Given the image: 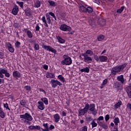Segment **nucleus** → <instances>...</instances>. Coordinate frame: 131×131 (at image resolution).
Returning a JSON list of instances; mask_svg holds the SVG:
<instances>
[{
	"mask_svg": "<svg viewBox=\"0 0 131 131\" xmlns=\"http://www.w3.org/2000/svg\"><path fill=\"white\" fill-rule=\"evenodd\" d=\"M127 65V64L126 63H125L123 64L120 65L119 66H117L113 68L111 70V75H112L113 76H115L117 73H118L120 72V71L123 70V69H124V68L126 67Z\"/></svg>",
	"mask_w": 131,
	"mask_h": 131,
	"instance_id": "obj_1",
	"label": "nucleus"
},
{
	"mask_svg": "<svg viewBox=\"0 0 131 131\" xmlns=\"http://www.w3.org/2000/svg\"><path fill=\"white\" fill-rule=\"evenodd\" d=\"M63 58L64 60H61V64L69 66V65H71V64H72V59H71V57L68 55H64L63 56Z\"/></svg>",
	"mask_w": 131,
	"mask_h": 131,
	"instance_id": "obj_2",
	"label": "nucleus"
},
{
	"mask_svg": "<svg viewBox=\"0 0 131 131\" xmlns=\"http://www.w3.org/2000/svg\"><path fill=\"white\" fill-rule=\"evenodd\" d=\"M85 105L88 107V111L89 110V111H90V112L92 113L93 115H97L98 111L97 110H96V105L95 104L92 103L89 104V103H86Z\"/></svg>",
	"mask_w": 131,
	"mask_h": 131,
	"instance_id": "obj_3",
	"label": "nucleus"
},
{
	"mask_svg": "<svg viewBox=\"0 0 131 131\" xmlns=\"http://www.w3.org/2000/svg\"><path fill=\"white\" fill-rule=\"evenodd\" d=\"M4 74H5V76L6 77H10V73L8 72V69L6 68H0V78H4Z\"/></svg>",
	"mask_w": 131,
	"mask_h": 131,
	"instance_id": "obj_4",
	"label": "nucleus"
},
{
	"mask_svg": "<svg viewBox=\"0 0 131 131\" xmlns=\"http://www.w3.org/2000/svg\"><path fill=\"white\" fill-rule=\"evenodd\" d=\"M20 117L21 118H23L24 119H26V120H28V121H32L33 119L32 116L27 113H26L24 115H20Z\"/></svg>",
	"mask_w": 131,
	"mask_h": 131,
	"instance_id": "obj_5",
	"label": "nucleus"
},
{
	"mask_svg": "<svg viewBox=\"0 0 131 131\" xmlns=\"http://www.w3.org/2000/svg\"><path fill=\"white\" fill-rule=\"evenodd\" d=\"M51 83L52 84V88H53V89L57 88L58 85H59V86H61V85H62V83H61L60 81H58V80L52 79L51 81Z\"/></svg>",
	"mask_w": 131,
	"mask_h": 131,
	"instance_id": "obj_6",
	"label": "nucleus"
},
{
	"mask_svg": "<svg viewBox=\"0 0 131 131\" xmlns=\"http://www.w3.org/2000/svg\"><path fill=\"white\" fill-rule=\"evenodd\" d=\"M88 109H89L88 106L85 105V107L83 108H81L78 110L79 116H82L88 113Z\"/></svg>",
	"mask_w": 131,
	"mask_h": 131,
	"instance_id": "obj_7",
	"label": "nucleus"
},
{
	"mask_svg": "<svg viewBox=\"0 0 131 131\" xmlns=\"http://www.w3.org/2000/svg\"><path fill=\"white\" fill-rule=\"evenodd\" d=\"M42 48L45 49V50H46V51L52 52V53H53V54H56L57 53V50L50 46L43 45Z\"/></svg>",
	"mask_w": 131,
	"mask_h": 131,
	"instance_id": "obj_8",
	"label": "nucleus"
},
{
	"mask_svg": "<svg viewBox=\"0 0 131 131\" xmlns=\"http://www.w3.org/2000/svg\"><path fill=\"white\" fill-rule=\"evenodd\" d=\"M60 29L62 31H71L72 30L71 27L66 25V24L61 25L60 26Z\"/></svg>",
	"mask_w": 131,
	"mask_h": 131,
	"instance_id": "obj_9",
	"label": "nucleus"
},
{
	"mask_svg": "<svg viewBox=\"0 0 131 131\" xmlns=\"http://www.w3.org/2000/svg\"><path fill=\"white\" fill-rule=\"evenodd\" d=\"M82 56L84 57V61L86 63H92V61H93V59L92 57H90L89 55L86 54H83Z\"/></svg>",
	"mask_w": 131,
	"mask_h": 131,
	"instance_id": "obj_10",
	"label": "nucleus"
},
{
	"mask_svg": "<svg viewBox=\"0 0 131 131\" xmlns=\"http://www.w3.org/2000/svg\"><path fill=\"white\" fill-rule=\"evenodd\" d=\"M114 89H116L117 91H121L122 90V87L121 86V83L119 82H115L114 83Z\"/></svg>",
	"mask_w": 131,
	"mask_h": 131,
	"instance_id": "obj_11",
	"label": "nucleus"
},
{
	"mask_svg": "<svg viewBox=\"0 0 131 131\" xmlns=\"http://www.w3.org/2000/svg\"><path fill=\"white\" fill-rule=\"evenodd\" d=\"M18 12H19V7H18V6L15 5L14 6L12 9V13L13 14V15L16 16V15L18 14Z\"/></svg>",
	"mask_w": 131,
	"mask_h": 131,
	"instance_id": "obj_12",
	"label": "nucleus"
},
{
	"mask_svg": "<svg viewBox=\"0 0 131 131\" xmlns=\"http://www.w3.org/2000/svg\"><path fill=\"white\" fill-rule=\"evenodd\" d=\"M9 52H10V53H14V49L13 48V46H12V44L9 42H8L7 43H6Z\"/></svg>",
	"mask_w": 131,
	"mask_h": 131,
	"instance_id": "obj_13",
	"label": "nucleus"
},
{
	"mask_svg": "<svg viewBox=\"0 0 131 131\" xmlns=\"http://www.w3.org/2000/svg\"><path fill=\"white\" fill-rule=\"evenodd\" d=\"M125 91L127 94L128 97L131 99V84L126 87Z\"/></svg>",
	"mask_w": 131,
	"mask_h": 131,
	"instance_id": "obj_14",
	"label": "nucleus"
},
{
	"mask_svg": "<svg viewBox=\"0 0 131 131\" xmlns=\"http://www.w3.org/2000/svg\"><path fill=\"white\" fill-rule=\"evenodd\" d=\"M97 123L98 125H99V126H101V127H102V128H104V129H107V128H108V125L103 122L99 121L97 122Z\"/></svg>",
	"mask_w": 131,
	"mask_h": 131,
	"instance_id": "obj_15",
	"label": "nucleus"
},
{
	"mask_svg": "<svg viewBox=\"0 0 131 131\" xmlns=\"http://www.w3.org/2000/svg\"><path fill=\"white\" fill-rule=\"evenodd\" d=\"M12 75L15 78H20L21 77V74L18 71L13 72Z\"/></svg>",
	"mask_w": 131,
	"mask_h": 131,
	"instance_id": "obj_16",
	"label": "nucleus"
},
{
	"mask_svg": "<svg viewBox=\"0 0 131 131\" xmlns=\"http://www.w3.org/2000/svg\"><path fill=\"white\" fill-rule=\"evenodd\" d=\"M108 60V57L106 56H99L100 62H107Z\"/></svg>",
	"mask_w": 131,
	"mask_h": 131,
	"instance_id": "obj_17",
	"label": "nucleus"
},
{
	"mask_svg": "<svg viewBox=\"0 0 131 131\" xmlns=\"http://www.w3.org/2000/svg\"><path fill=\"white\" fill-rule=\"evenodd\" d=\"M38 104H39L38 106V109L39 110H43L45 109V105L43 104V102L41 101H38Z\"/></svg>",
	"mask_w": 131,
	"mask_h": 131,
	"instance_id": "obj_18",
	"label": "nucleus"
},
{
	"mask_svg": "<svg viewBox=\"0 0 131 131\" xmlns=\"http://www.w3.org/2000/svg\"><path fill=\"white\" fill-rule=\"evenodd\" d=\"M24 12L26 14V16H31V9L29 7H27L25 10H24Z\"/></svg>",
	"mask_w": 131,
	"mask_h": 131,
	"instance_id": "obj_19",
	"label": "nucleus"
},
{
	"mask_svg": "<svg viewBox=\"0 0 131 131\" xmlns=\"http://www.w3.org/2000/svg\"><path fill=\"white\" fill-rule=\"evenodd\" d=\"M98 23L100 26H104V25L106 24V20L105 19L100 18L98 20Z\"/></svg>",
	"mask_w": 131,
	"mask_h": 131,
	"instance_id": "obj_20",
	"label": "nucleus"
},
{
	"mask_svg": "<svg viewBox=\"0 0 131 131\" xmlns=\"http://www.w3.org/2000/svg\"><path fill=\"white\" fill-rule=\"evenodd\" d=\"M117 79L118 81H120L121 83H124V79L123 78V75H122L118 76L117 77Z\"/></svg>",
	"mask_w": 131,
	"mask_h": 131,
	"instance_id": "obj_21",
	"label": "nucleus"
},
{
	"mask_svg": "<svg viewBox=\"0 0 131 131\" xmlns=\"http://www.w3.org/2000/svg\"><path fill=\"white\" fill-rule=\"evenodd\" d=\"M54 118L55 122H59V120H60V116L58 114H56L54 115Z\"/></svg>",
	"mask_w": 131,
	"mask_h": 131,
	"instance_id": "obj_22",
	"label": "nucleus"
},
{
	"mask_svg": "<svg viewBox=\"0 0 131 131\" xmlns=\"http://www.w3.org/2000/svg\"><path fill=\"white\" fill-rule=\"evenodd\" d=\"M81 72H85V73H89L90 72V67H86L85 68L80 70Z\"/></svg>",
	"mask_w": 131,
	"mask_h": 131,
	"instance_id": "obj_23",
	"label": "nucleus"
},
{
	"mask_svg": "<svg viewBox=\"0 0 131 131\" xmlns=\"http://www.w3.org/2000/svg\"><path fill=\"white\" fill-rule=\"evenodd\" d=\"M57 39L59 43H65V40L63 39L62 38H61V37L57 36Z\"/></svg>",
	"mask_w": 131,
	"mask_h": 131,
	"instance_id": "obj_24",
	"label": "nucleus"
},
{
	"mask_svg": "<svg viewBox=\"0 0 131 131\" xmlns=\"http://www.w3.org/2000/svg\"><path fill=\"white\" fill-rule=\"evenodd\" d=\"M46 77L47 78H54L55 75L53 73H48L46 74Z\"/></svg>",
	"mask_w": 131,
	"mask_h": 131,
	"instance_id": "obj_25",
	"label": "nucleus"
},
{
	"mask_svg": "<svg viewBox=\"0 0 131 131\" xmlns=\"http://www.w3.org/2000/svg\"><path fill=\"white\" fill-rule=\"evenodd\" d=\"M122 105V103L121 102V101H119L118 103H117L115 105V109H118Z\"/></svg>",
	"mask_w": 131,
	"mask_h": 131,
	"instance_id": "obj_26",
	"label": "nucleus"
},
{
	"mask_svg": "<svg viewBox=\"0 0 131 131\" xmlns=\"http://www.w3.org/2000/svg\"><path fill=\"white\" fill-rule=\"evenodd\" d=\"M114 122L115 124V125L117 126L118 125V123H120V121H119V118L116 117L114 120Z\"/></svg>",
	"mask_w": 131,
	"mask_h": 131,
	"instance_id": "obj_27",
	"label": "nucleus"
},
{
	"mask_svg": "<svg viewBox=\"0 0 131 131\" xmlns=\"http://www.w3.org/2000/svg\"><path fill=\"white\" fill-rule=\"evenodd\" d=\"M104 38H105V36H104L103 35H99L97 37V39H98V41H102V40H103V39H104Z\"/></svg>",
	"mask_w": 131,
	"mask_h": 131,
	"instance_id": "obj_28",
	"label": "nucleus"
},
{
	"mask_svg": "<svg viewBox=\"0 0 131 131\" xmlns=\"http://www.w3.org/2000/svg\"><path fill=\"white\" fill-rule=\"evenodd\" d=\"M58 79H60V80L61 81H62V82H65L66 80H65V78H64V77L63 76H62V75H59L57 76Z\"/></svg>",
	"mask_w": 131,
	"mask_h": 131,
	"instance_id": "obj_29",
	"label": "nucleus"
},
{
	"mask_svg": "<svg viewBox=\"0 0 131 131\" xmlns=\"http://www.w3.org/2000/svg\"><path fill=\"white\" fill-rule=\"evenodd\" d=\"M107 82H108V79H104V80L103 81V82H102V83L101 85L100 88H101V89H103V88H104V86L105 84H107Z\"/></svg>",
	"mask_w": 131,
	"mask_h": 131,
	"instance_id": "obj_30",
	"label": "nucleus"
},
{
	"mask_svg": "<svg viewBox=\"0 0 131 131\" xmlns=\"http://www.w3.org/2000/svg\"><path fill=\"white\" fill-rule=\"evenodd\" d=\"M41 100L43 103H45V105H48L49 104V101H48V98L45 97L41 98Z\"/></svg>",
	"mask_w": 131,
	"mask_h": 131,
	"instance_id": "obj_31",
	"label": "nucleus"
},
{
	"mask_svg": "<svg viewBox=\"0 0 131 131\" xmlns=\"http://www.w3.org/2000/svg\"><path fill=\"white\" fill-rule=\"evenodd\" d=\"M26 103H27V100L23 99L20 101V104L21 106H25L26 105Z\"/></svg>",
	"mask_w": 131,
	"mask_h": 131,
	"instance_id": "obj_32",
	"label": "nucleus"
},
{
	"mask_svg": "<svg viewBox=\"0 0 131 131\" xmlns=\"http://www.w3.org/2000/svg\"><path fill=\"white\" fill-rule=\"evenodd\" d=\"M48 3L51 7H56L57 6V4L54 1H48Z\"/></svg>",
	"mask_w": 131,
	"mask_h": 131,
	"instance_id": "obj_33",
	"label": "nucleus"
},
{
	"mask_svg": "<svg viewBox=\"0 0 131 131\" xmlns=\"http://www.w3.org/2000/svg\"><path fill=\"white\" fill-rule=\"evenodd\" d=\"M27 34L28 37H29V38H32V37H33V35L32 34V33H31V31L29 30L27 31Z\"/></svg>",
	"mask_w": 131,
	"mask_h": 131,
	"instance_id": "obj_34",
	"label": "nucleus"
},
{
	"mask_svg": "<svg viewBox=\"0 0 131 131\" xmlns=\"http://www.w3.org/2000/svg\"><path fill=\"white\" fill-rule=\"evenodd\" d=\"M34 7L35 8H39V7H40V2L39 1L37 0L36 1Z\"/></svg>",
	"mask_w": 131,
	"mask_h": 131,
	"instance_id": "obj_35",
	"label": "nucleus"
},
{
	"mask_svg": "<svg viewBox=\"0 0 131 131\" xmlns=\"http://www.w3.org/2000/svg\"><path fill=\"white\" fill-rule=\"evenodd\" d=\"M123 10H124V6H122L120 9H118L117 10V13H119L120 14H121V13H122V12H123Z\"/></svg>",
	"mask_w": 131,
	"mask_h": 131,
	"instance_id": "obj_36",
	"label": "nucleus"
},
{
	"mask_svg": "<svg viewBox=\"0 0 131 131\" xmlns=\"http://www.w3.org/2000/svg\"><path fill=\"white\" fill-rule=\"evenodd\" d=\"M93 13V8L91 7H88L86 9V12Z\"/></svg>",
	"mask_w": 131,
	"mask_h": 131,
	"instance_id": "obj_37",
	"label": "nucleus"
},
{
	"mask_svg": "<svg viewBox=\"0 0 131 131\" xmlns=\"http://www.w3.org/2000/svg\"><path fill=\"white\" fill-rule=\"evenodd\" d=\"M34 48L35 51H38V50H39V45H38V43H35L34 44Z\"/></svg>",
	"mask_w": 131,
	"mask_h": 131,
	"instance_id": "obj_38",
	"label": "nucleus"
},
{
	"mask_svg": "<svg viewBox=\"0 0 131 131\" xmlns=\"http://www.w3.org/2000/svg\"><path fill=\"white\" fill-rule=\"evenodd\" d=\"M16 4H18L19 7L23 9V6L24 5V2H20L19 1L16 2Z\"/></svg>",
	"mask_w": 131,
	"mask_h": 131,
	"instance_id": "obj_39",
	"label": "nucleus"
},
{
	"mask_svg": "<svg viewBox=\"0 0 131 131\" xmlns=\"http://www.w3.org/2000/svg\"><path fill=\"white\" fill-rule=\"evenodd\" d=\"M91 124L92 125V128H94V127H96L98 125V124L95 122L94 120L92 122H91Z\"/></svg>",
	"mask_w": 131,
	"mask_h": 131,
	"instance_id": "obj_40",
	"label": "nucleus"
},
{
	"mask_svg": "<svg viewBox=\"0 0 131 131\" xmlns=\"http://www.w3.org/2000/svg\"><path fill=\"white\" fill-rule=\"evenodd\" d=\"M0 117H1V118H5V117H6V114H5V112H4L3 111H1Z\"/></svg>",
	"mask_w": 131,
	"mask_h": 131,
	"instance_id": "obj_41",
	"label": "nucleus"
},
{
	"mask_svg": "<svg viewBox=\"0 0 131 131\" xmlns=\"http://www.w3.org/2000/svg\"><path fill=\"white\" fill-rule=\"evenodd\" d=\"M80 9L82 12H84V13H86V8H85V7H84V6H81Z\"/></svg>",
	"mask_w": 131,
	"mask_h": 131,
	"instance_id": "obj_42",
	"label": "nucleus"
},
{
	"mask_svg": "<svg viewBox=\"0 0 131 131\" xmlns=\"http://www.w3.org/2000/svg\"><path fill=\"white\" fill-rule=\"evenodd\" d=\"M4 108H6V110H9L10 111V107H9V104L8 103H4Z\"/></svg>",
	"mask_w": 131,
	"mask_h": 131,
	"instance_id": "obj_43",
	"label": "nucleus"
},
{
	"mask_svg": "<svg viewBox=\"0 0 131 131\" xmlns=\"http://www.w3.org/2000/svg\"><path fill=\"white\" fill-rule=\"evenodd\" d=\"M24 89L28 91L29 92V91H31V87L30 86H29V85L25 86L24 87Z\"/></svg>",
	"mask_w": 131,
	"mask_h": 131,
	"instance_id": "obj_44",
	"label": "nucleus"
},
{
	"mask_svg": "<svg viewBox=\"0 0 131 131\" xmlns=\"http://www.w3.org/2000/svg\"><path fill=\"white\" fill-rule=\"evenodd\" d=\"M21 45V43L19 42L18 41H17L15 43V47L16 48H20V46Z\"/></svg>",
	"mask_w": 131,
	"mask_h": 131,
	"instance_id": "obj_45",
	"label": "nucleus"
},
{
	"mask_svg": "<svg viewBox=\"0 0 131 131\" xmlns=\"http://www.w3.org/2000/svg\"><path fill=\"white\" fill-rule=\"evenodd\" d=\"M109 119H110V116H109V115H106L105 116V121H108V120H109Z\"/></svg>",
	"mask_w": 131,
	"mask_h": 131,
	"instance_id": "obj_46",
	"label": "nucleus"
},
{
	"mask_svg": "<svg viewBox=\"0 0 131 131\" xmlns=\"http://www.w3.org/2000/svg\"><path fill=\"white\" fill-rule=\"evenodd\" d=\"M94 59H95V60H96V61H100V56L95 55Z\"/></svg>",
	"mask_w": 131,
	"mask_h": 131,
	"instance_id": "obj_47",
	"label": "nucleus"
},
{
	"mask_svg": "<svg viewBox=\"0 0 131 131\" xmlns=\"http://www.w3.org/2000/svg\"><path fill=\"white\" fill-rule=\"evenodd\" d=\"M41 20L43 23H45V24H47V20L46 19V16H43L41 18Z\"/></svg>",
	"mask_w": 131,
	"mask_h": 131,
	"instance_id": "obj_48",
	"label": "nucleus"
},
{
	"mask_svg": "<svg viewBox=\"0 0 131 131\" xmlns=\"http://www.w3.org/2000/svg\"><path fill=\"white\" fill-rule=\"evenodd\" d=\"M35 29L36 31H39V29H40V28L39 27V25H38V24L36 25Z\"/></svg>",
	"mask_w": 131,
	"mask_h": 131,
	"instance_id": "obj_49",
	"label": "nucleus"
},
{
	"mask_svg": "<svg viewBox=\"0 0 131 131\" xmlns=\"http://www.w3.org/2000/svg\"><path fill=\"white\" fill-rule=\"evenodd\" d=\"M34 129H37L38 130H39L40 129V126H34Z\"/></svg>",
	"mask_w": 131,
	"mask_h": 131,
	"instance_id": "obj_50",
	"label": "nucleus"
},
{
	"mask_svg": "<svg viewBox=\"0 0 131 131\" xmlns=\"http://www.w3.org/2000/svg\"><path fill=\"white\" fill-rule=\"evenodd\" d=\"M97 120H98V121H101V120H104V117L103 116H100L97 119Z\"/></svg>",
	"mask_w": 131,
	"mask_h": 131,
	"instance_id": "obj_51",
	"label": "nucleus"
},
{
	"mask_svg": "<svg viewBox=\"0 0 131 131\" xmlns=\"http://www.w3.org/2000/svg\"><path fill=\"white\" fill-rule=\"evenodd\" d=\"M43 69H45V70H48V69H49V66L47 64L43 65Z\"/></svg>",
	"mask_w": 131,
	"mask_h": 131,
	"instance_id": "obj_52",
	"label": "nucleus"
},
{
	"mask_svg": "<svg viewBox=\"0 0 131 131\" xmlns=\"http://www.w3.org/2000/svg\"><path fill=\"white\" fill-rule=\"evenodd\" d=\"M82 131H88V127L86 126L82 127Z\"/></svg>",
	"mask_w": 131,
	"mask_h": 131,
	"instance_id": "obj_53",
	"label": "nucleus"
},
{
	"mask_svg": "<svg viewBox=\"0 0 131 131\" xmlns=\"http://www.w3.org/2000/svg\"><path fill=\"white\" fill-rule=\"evenodd\" d=\"M43 126L45 127L46 129H49V126H48V123H43Z\"/></svg>",
	"mask_w": 131,
	"mask_h": 131,
	"instance_id": "obj_54",
	"label": "nucleus"
},
{
	"mask_svg": "<svg viewBox=\"0 0 131 131\" xmlns=\"http://www.w3.org/2000/svg\"><path fill=\"white\" fill-rule=\"evenodd\" d=\"M91 53H92V51L91 50H88L86 51V53H84V54H86V55H90V54H91Z\"/></svg>",
	"mask_w": 131,
	"mask_h": 131,
	"instance_id": "obj_55",
	"label": "nucleus"
},
{
	"mask_svg": "<svg viewBox=\"0 0 131 131\" xmlns=\"http://www.w3.org/2000/svg\"><path fill=\"white\" fill-rule=\"evenodd\" d=\"M13 26H14V27H15L16 28H19V24L14 23Z\"/></svg>",
	"mask_w": 131,
	"mask_h": 131,
	"instance_id": "obj_56",
	"label": "nucleus"
},
{
	"mask_svg": "<svg viewBox=\"0 0 131 131\" xmlns=\"http://www.w3.org/2000/svg\"><path fill=\"white\" fill-rule=\"evenodd\" d=\"M4 53L3 52H0V58L1 59H4Z\"/></svg>",
	"mask_w": 131,
	"mask_h": 131,
	"instance_id": "obj_57",
	"label": "nucleus"
},
{
	"mask_svg": "<svg viewBox=\"0 0 131 131\" xmlns=\"http://www.w3.org/2000/svg\"><path fill=\"white\" fill-rule=\"evenodd\" d=\"M54 128H55V126H54L53 125H51L50 127H49V129L50 130H52V129H54Z\"/></svg>",
	"mask_w": 131,
	"mask_h": 131,
	"instance_id": "obj_58",
	"label": "nucleus"
},
{
	"mask_svg": "<svg viewBox=\"0 0 131 131\" xmlns=\"http://www.w3.org/2000/svg\"><path fill=\"white\" fill-rule=\"evenodd\" d=\"M67 115V113H66L65 112L63 111L61 113V116H66Z\"/></svg>",
	"mask_w": 131,
	"mask_h": 131,
	"instance_id": "obj_59",
	"label": "nucleus"
},
{
	"mask_svg": "<svg viewBox=\"0 0 131 131\" xmlns=\"http://www.w3.org/2000/svg\"><path fill=\"white\" fill-rule=\"evenodd\" d=\"M127 106L128 107V108H129V109H130V110H131V103H127Z\"/></svg>",
	"mask_w": 131,
	"mask_h": 131,
	"instance_id": "obj_60",
	"label": "nucleus"
},
{
	"mask_svg": "<svg viewBox=\"0 0 131 131\" xmlns=\"http://www.w3.org/2000/svg\"><path fill=\"white\" fill-rule=\"evenodd\" d=\"M29 128L31 130L34 129V126L31 125L29 126Z\"/></svg>",
	"mask_w": 131,
	"mask_h": 131,
	"instance_id": "obj_61",
	"label": "nucleus"
},
{
	"mask_svg": "<svg viewBox=\"0 0 131 131\" xmlns=\"http://www.w3.org/2000/svg\"><path fill=\"white\" fill-rule=\"evenodd\" d=\"M39 91L42 92V93H43L45 94H47V93H46V91L42 89H40Z\"/></svg>",
	"mask_w": 131,
	"mask_h": 131,
	"instance_id": "obj_62",
	"label": "nucleus"
},
{
	"mask_svg": "<svg viewBox=\"0 0 131 131\" xmlns=\"http://www.w3.org/2000/svg\"><path fill=\"white\" fill-rule=\"evenodd\" d=\"M49 15H50V16H52V17H53L55 15V14L52 12H50L49 13Z\"/></svg>",
	"mask_w": 131,
	"mask_h": 131,
	"instance_id": "obj_63",
	"label": "nucleus"
},
{
	"mask_svg": "<svg viewBox=\"0 0 131 131\" xmlns=\"http://www.w3.org/2000/svg\"><path fill=\"white\" fill-rule=\"evenodd\" d=\"M86 119H87L88 121H92V120H93V119H92V117L86 118Z\"/></svg>",
	"mask_w": 131,
	"mask_h": 131,
	"instance_id": "obj_64",
	"label": "nucleus"
}]
</instances>
